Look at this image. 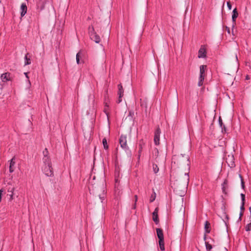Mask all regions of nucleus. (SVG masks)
<instances>
[{"label":"nucleus","mask_w":251,"mask_h":251,"mask_svg":"<svg viewBox=\"0 0 251 251\" xmlns=\"http://www.w3.org/2000/svg\"><path fill=\"white\" fill-rule=\"evenodd\" d=\"M185 176H186L187 180H188V179H189V178H188L189 176H188V174L187 173H185Z\"/></svg>","instance_id":"nucleus-40"},{"label":"nucleus","mask_w":251,"mask_h":251,"mask_svg":"<svg viewBox=\"0 0 251 251\" xmlns=\"http://www.w3.org/2000/svg\"><path fill=\"white\" fill-rule=\"evenodd\" d=\"M21 15L22 17H23L25 16V15L26 14L27 12V7L25 3H22L21 6Z\"/></svg>","instance_id":"nucleus-11"},{"label":"nucleus","mask_w":251,"mask_h":251,"mask_svg":"<svg viewBox=\"0 0 251 251\" xmlns=\"http://www.w3.org/2000/svg\"><path fill=\"white\" fill-rule=\"evenodd\" d=\"M228 188V181L227 179H225L222 184V190L223 193L226 194V190Z\"/></svg>","instance_id":"nucleus-13"},{"label":"nucleus","mask_w":251,"mask_h":251,"mask_svg":"<svg viewBox=\"0 0 251 251\" xmlns=\"http://www.w3.org/2000/svg\"><path fill=\"white\" fill-rule=\"evenodd\" d=\"M44 157L43 158V165H51V162L50 156H49V152L47 149H45L43 151Z\"/></svg>","instance_id":"nucleus-3"},{"label":"nucleus","mask_w":251,"mask_h":251,"mask_svg":"<svg viewBox=\"0 0 251 251\" xmlns=\"http://www.w3.org/2000/svg\"><path fill=\"white\" fill-rule=\"evenodd\" d=\"M238 14L236 8L234 9L232 11V19L233 22L235 21V19L238 17Z\"/></svg>","instance_id":"nucleus-15"},{"label":"nucleus","mask_w":251,"mask_h":251,"mask_svg":"<svg viewBox=\"0 0 251 251\" xmlns=\"http://www.w3.org/2000/svg\"><path fill=\"white\" fill-rule=\"evenodd\" d=\"M161 133V131L159 128H157L154 132V144L156 145H158L159 144V139H160V135Z\"/></svg>","instance_id":"nucleus-5"},{"label":"nucleus","mask_w":251,"mask_h":251,"mask_svg":"<svg viewBox=\"0 0 251 251\" xmlns=\"http://www.w3.org/2000/svg\"><path fill=\"white\" fill-rule=\"evenodd\" d=\"M119 142L121 147L125 149H128V146L127 145L126 137L125 135H121L119 140Z\"/></svg>","instance_id":"nucleus-4"},{"label":"nucleus","mask_w":251,"mask_h":251,"mask_svg":"<svg viewBox=\"0 0 251 251\" xmlns=\"http://www.w3.org/2000/svg\"><path fill=\"white\" fill-rule=\"evenodd\" d=\"M1 79L2 82H7L10 80V74L8 73H5L1 75Z\"/></svg>","instance_id":"nucleus-10"},{"label":"nucleus","mask_w":251,"mask_h":251,"mask_svg":"<svg viewBox=\"0 0 251 251\" xmlns=\"http://www.w3.org/2000/svg\"><path fill=\"white\" fill-rule=\"evenodd\" d=\"M89 34L91 39L94 40L96 43H100V36L96 34L94 31L93 27H89Z\"/></svg>","instance_id":"nucleus-2"},{"label":"nucleus","mask_w":251,"mask_h":251,"mask_svg":"<svg viewBox=\"0 0 251 251\" xmlns=\"http://www.w3.org/2000/svg\"><path fill=\"white\" fill-rule=\"evenodd\" d=\"M245 229L247 231L251 230V223L247 224L245 226Z\"/></svg>","instance_id":"nucleus-31"},{"label":"nucleus","mask_w":251,"mask_h":251,"mask_svg":"<svg viewBox=\"0 0 251 251\" xmlns=\"http://www.w3.org/2000/svg\"><path fill=\"white\" fill-rule=\"evenodd\" d=\"M156 233L159 240H164V235L163 233V231L161 229L157 228Z\"/></svg>","instance_id":"nucleus-12"},{"label":"nucleus","mask_w":251,"mask_h":251,"mask_svg":"<svg viewBox=\"0 0 251 251\" xmlns=\"http://www.w3.org/2000/svg\"><path fill=\"white\" fill-rule=\"evenodd\" d=\"M102 144L104 149L105 150H107L108 148V146L107 145V141L105 138H103L102 139Z\"/></svg>","instance_id":"nucleus-23"},{"label":"nucleus","mask_w":251,"mask_h":251,"mask_svg":"<svg viewBox=\"0 0 251 251\" xmlns=\"http://www.w3.org/2000/svg\"><path fill=\"white\" fill-rule=\"evenodd\" d=\"M156 198V194L155 192H153V193L151 195V198H150V202H153Z\"/></svg>","instance_id":"nucleus-28"},{"label":"nucleus","mask_w":251,"mask_h":251,"mask_svg":"<svg viewBox=\"0 0 251 251\" xmlns=\"http://www.w3.org/2000/svg\"><path fill=\"white\" fill-rule=\"evenodd\" d=\"M81 55H82V53H81V52L80 51H79L76 54V63H77V64H79L80 63V58L81 57Z\"/></svg>","instance_id":"nucleus-22"},{"label":"nucleus","mask_w":251,"mask_h":251,"mask_svg":"<svg viewBox=\"0 0 251 251\" xmlns=\"http://www.w3.org/2000/svg\"><path fill=\"white\" fill-rule=\"evenodd\" d=\"M206 50L204 46H201L199 51H198V57L204 58L206 57Z\"/></svg>","instance_id":"nucleus-6"},{"label":"nucleus","mask_w":251,"mask_h":251,"mask_svg":"<svg viewBox=\"0 0 251 251\" xmlns=\"http://www.w3.org/2000/svg\"><path fill=\"white\" fill-rule=\"evenodd\" d=\"M153 169L155 173H157L159 171V168L156 165H153Z\"/></svg>","instance_id":"nucleus-32"},{"label":"nucleus","mask_w":251,"mask_h":251,"mask_svg":"<svg viewBox=\"0 0 251 251\" xmlns=\"http://www.w3.org/2000/svg\"><path fill=\"white\" fill-rule=\"evenodd\" d=\"M123 97V96H120V95H119V98H118V100H117V102L118 103H120L122 101V98Z\"/></svg>","instance_id":"nucleus-35"},{"label":"nucleus","mask_w":251,"mask_h":251,"mask_svg":"<svg viewBox=\"0 0 251 251\" xmlns=\"http://www.w3.org/2000/svg\"><path fill=\"white\" fill-rule=\"evenodd\" d=\"M140 100H141V102H140L141 106L145 107V108H147V105L146 100H142V99H141Z\"/></svg>","instance_id":"nucleus-25"},{"label":"nucleus","mask_w":251,"mask_h":251,"mask_svg":"<svg viewBox=\"0 0 251 251\" xmlns=\"http://www.w3.org/2000/svg\"><path fill=\"white\" fill-rule=\"evenodd\" d=\"M206 69V65H201L200 67V75H204L205 71Z\"/></svg>","instance_id":"nucleus-19"},{"label":"nucleus","mask_w":251,"mask_h":251,"mask_svg":"<svg viewBox=\"0 0 251 251\" xmlns=\"http://www.w3.org/2000/svg\"><path fill=\"white\" fill-rule=\"evenodd\" d=\"M205 246L206 250L208 251H210L212 249V245L210 244L208 242H205Z\"/></svg>","instance_id":"nucleus-24"},{"label":"nucleus","mask_w":251,"mask_h":251,"mask_svg":"<svg viewBox=\"0 0 251 251\" xmlns=\"http://www.w3.org/2000/svg\"><path fill=\"white\" fill-rule=\"evenodd\" d=\"M115 181H116V183H118V179H115Z\"/></svg>","instance_id":"nucleus-47"},{"label":"nucleus","mask_w":251,"mask_h":251,"mask_svg":"<svg viewBox=\"0 0 251 251\" xmlns=\"http://www.w3.org/2000/svg\"><path fill=\"white\" fill-rule=\"evenodd\" d=\"M14 190H15V188L14 187H13L11 189L9 188L8 190V192L10 193V194H9L10 201H12L14 199L13 195H14Z\"/></svg>","instance_id":"nucleus-17"},{"label":"nucleus","mask_w":251,"mask_h":251,"mask_svg":"<svg viewBox=\"0 0 251 251\" xmlns=\"http://www.w3.org/2000/svg\"><path fill=\"white\" fill-rule=\"evenodd\" d=\"M108 107H109V105H108V103L105 102V107H104V111L106 113V114L107 117H108L107 111H108Z\"/></svg>","instance_id":"nucleus-26"},{"label":"nucleus","mask_w":251,"mask_h":251,"mask_svg":"<svg viewBox=\"0 0 251 251\" xmlns=\"http://www.w3.org/2000/svg\"><path fill=\"white\" fill-rule=\"evenodd\" d=\"M204 79V75H200L199 80L198 82L199 86H201L203 84V81Z\"/></svg>","instance_id":"nucleus-16"},{"label":"nucleus","mask_w":251,"mask_h":251,"mask_svg":"<svg viewBox=\"0 0 251 251\" xmlns=\"http://www.w3.org/2000/svg\"><path fill=\"white\" fill-rule=\"evenodd\" d=\"M227 7L229 8V9L231 10L232 6H231V4H230V3L229 2H227Z\"/></svg>","instance_id":"nucleus-36"},{"label":"nucleus","mask_w":251,"mask_h":251,"mask_svg":"<svg viewBox=\"0 0 251 251\" xmlns=\"http://www.w3.org/2000/svg\"><path fill=\"white\" fill-rule=\"evenodd\" d=\"M25 65H29L30 64V59L29 58H27V55H25Z\"/></svg>","instance_id":"nucleus-30"},{"label":"nucleus","mask_w":251,"mask_h":251,"mask_svg":"<svg viewBox=\"0 0 251 251\" xmlns=\"http://www.w3.org/2000/svg\"><path fill=\"white\" fill-rule=\"evenodd\" d=\"M244 204H245V202H242L241 205L240 206V210H241V212H240V216H241L243 215V213L242 212H243V211L245 209Z\"/></svg>","instance_id":"nucleus-29"},{"label":"nucleus","mask_w":251,"mask_h":251,"mask_svg":"<svg viewBox=\"0 0 251 251\" xmlns=\"http://www.w3.org/2000/svg\"><path fill=\"white\" fill-rule=\"evenodd\" d=\"M3 190L1 189L0 190V201H1V195H2V193L3 192Z\"/></svg>","instance_id":"nucleus-37"},{"label":"nucleus","mask_w":251,"mask_h":251,"mask_svg":"<svg viewBox=\"0 0 251 251\" xmlns=\"http://www.w3.org/2000/svg\"><path fill=\"white\" fill-rule=\"evenodd\" d=\"M50 0H39L38 4L40 5L41 7H44L45 5L48 2H49Z\"/></svg>","instance_id":"nucleus-21"},{"label":"nucleus","mask_w":251,"mask_h":251,"mask_svg":"<svg viewBox=\"0 0 251 251\" xmlns=\"http://www.w3.org/2000/svg\"><path fill=\"white\" fill-rule=\"evenodd\" d=\"M135 208H136V203L135 202L134 206H133V208L135 209Z\"/></svg>","instance_id":"nucleus-45"},{"label":"nucleus","mask_w":251,"mask_h":251,"mask_svg":"<svg viewBox=\"0 0 251 251\" xmlns=\"http://www.w3.org/2000/svg\"><path fill=\"white\" fill-rule=\"evenodd\" d=\"M159 245L160 250L162 251H164L165 247L164 240H159Z\"/></svg>","instance_id":"nucleus-20"},{"label":"nucleus","mask_w":251,"mask_h":251,"mask_svg":"<svg viewBox=\"0 0 251 251\" xmlns=\"http://www.w3.org/2000/svg\"><path fill=\"white\" fill-rule=\"evenodd\" d=\"M100 198L101 200H103L104 198V195L103 194V196H101L100 195Z\"/></svg>","instance_id":"nucleus-38"},{"label":"nucleus","mask_w":251,"mask_h":251,"mask_svg":"<svg viewBox=\"0 0 251 251\" xmlns=\"http://www.w3.org/2000/svg\"><path fill=\"white\" fill-rule=\"evenodd\" d=\"M141 151H142V148H141V149H140L139 150V154H140V153H141Z\"/></svg>","instance_id":"nucleus-44"},{"label":"nucleus","mask_w":251,"mask_h":251,"mask_svg":"<svg viewBox=\"0 0 251 251\" xmlns=\"http://www.w3.org/2000/svg\"><path fill=\"white\" fill-rule=\"evenodd\" d=\"M239 177L241 178V182L242 188V189H244L245 188V184H244V182L243 181L242 176L241 175H239Z\"/></svg>","instance_id":"nucleus-33"},{"label":"nucleus","mask_w":251,"mask_h":251,"mask_svg":"<svg viewBox=\"0 0 251 251\" xmlns=\"http://www.w3.org/2000/svg\"><path fill=\"white\" fill-rule=\"evenodd\" d=\"M42 171L46 176H52L53 172L52 168V164L50 165H43Z\"/></svg>","instance_id":"nucleus-1"},{"label":"nucleus","mask_w":251,"mask_h":251,"mask_svg":"<svg viewBox=\"0 0 251 251\" xmlns=\"http://www.w3.org/2000/svg\"><path fill=\"white\" fill-rule=\"evenodd\" d=\"M219 123H220L221 126H222V121H221V120L220 118L219 119Z\"/></svg>","instance_id":"nucleus-42"},{"label":"nucleus","mask_w":251,"mask_h":251,"mask_svg":"<svg viewBox=\"0 0 251 251\" xmlns=\"http://www.w3.org/2000/svg\"><path fill=\"white\" fill-rule=\"evenodd\" d=\"M209 228H210V224L208 222L206 221L205 223V225H204V228H205L206 233H208L210 232Z\"/></svg>","instance_id":"nucleus-18"},{"label":"nucleus","mask_w":251,"mask_h":251,"mask_svg":"<svg viewBox=\"0 0 251 251\" xmlns=\"http://www.w3.org/2000/svg\"><path fill=\"white\" fill-rule=\"evenodd\" d=\"M134 197H135V202L136 203L137 201L138 198H137V195H135Z\"/></svg>","instance_id":"nucleus-39"},{"label":"nucleus","mask_w":251,"mask_h":251,"mask_svg":"<svg viewBox=\"0 0 251 251\" xmlns=\"http://www.w3.org/2000/svg\"><path fill=\"white\" fill-rule=\"evenodd\" d=\"M118 95H120V96H124V89L123 88L122 84H119L118 85Z\"/></svg>","instance_id":"nucleus-14"},{"label":"nucleus","mask_w":251,"mask_h":251,"mask_svg":"<svg viewBox=\"0 0 251 251\" xmlns=\"http://www.w3.org/2000/svg\"><path fill=\"white\" fill-rule=\"evenodd\" d=\"M16 164L15 157H13L10 160L9 163V172L12 173L14 171L15 165Z\"/></svg>","instance_id":"nucleus-9"},{"label":"nucleus","mask_w":251,"mask_h":251,"mask_svg":"<svg viewBox=\"0 0 251 251\" xmlns=\"http://www.w3.org/2000/svg\"><path fill=\"white\" fill-rule=\"evenodd\" d=\"M233 160L234 157L233 155H228V157H227L226 159V161L227 163L228 164V166L231 168L235 166Z\"/></svg>","instance_id":"nucleus-7"},{"label":"nucleus","mask_w":251,"mask_h":251,"mask_svg":"<svg viewBox=\"0 0 251 251\" xmlns=\"http://www.w3.org/2000/svg\"><path fill=\"white\" fill-rule=\"evenodd\" d=\"M24 74H25L26 77L28 78V75H27V73H25Z\"/></svg>","instance_id":"nucleus-43"},{"label":"nucleus","mask_w":251,"mask_h":251,"mask_svg":"<svg viewBox=\"0 0 251 251\" xmlns=\"http://www.w3.org/2000/svg\"><path fill=\"white\" fill-rule=\"evenodd\" d=\"M152 153L155 158H157L159 154L158 150L157 149H154Z\"/></svg>","instance_id":"nucleus-27"},{"label":"nucleus","mask_w":251,"mask_h":251,"mask_svg":"<svg viewBox=\"0 0 251 251\" xmlns=\"http://www.w3.org/2000/svg\"><path fill=\"white\" fill-rule=\"evenodd\" d=\"M241 197L242 202H245V195L244 194H241Z\"/></svg>","instance_id":"nucleus-34"},{"label":"nucleus","mask_w":251,"mask_h":251,"mask_svg":"<svg viewBox=\"0 0 251 251\" xmlns=\"http://www.w3.org/2000/svg\"><path fill=\"white\" fill-rule=\"evenodd\" d=\"M226 127H225V126H224V128H222V132H223L224 131L226 132Z\"/></svg>","instance_id":"nucleus-41"},{"label":"nucleus","mask_w":251,"mask_h":251,"mask_svg":"<svg viewBox=\"0 0 251 251\" xmlns=\"http://www.w3.org/2000/svg\"><path fill=\"white\" fill-rule=\"evenodd\" d=\"M158 208L156 207L152 213V219L153 221L157 224L159 222L158 217Z\"/></svg>","instance_id":"nucleus-8"},{"label":"nucleus","mask_w":251,"mask_h":251,"mask_svg":"<svg viewBox=\"0 0 251 251\" xmlns=\"http://www.w3.org/2000/svg\"><path fill=\"white\" fill-rule=\"evenodd\" d=\"M249 210H250V211L251 214V207H250L249 208Z\"/></svg>","instance_id":"nucleus-46"}]
</instances>
